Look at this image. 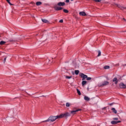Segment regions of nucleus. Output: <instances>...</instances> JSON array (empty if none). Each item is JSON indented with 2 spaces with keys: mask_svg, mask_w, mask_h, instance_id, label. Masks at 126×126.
Instances as JSON below:
<instances>
[{
  "mask_svg": "<svg viewBox=\"0 0 126 126\" xmlns=\"http://www.w3.org/2000/svg\"><path fill=\"white\" fill-rule=\"evenodd\" d=\"M57 119H60L59 115L56 116H51L47 120L43 121V123L45 122H55V121H56V120H57Z\"/></svg>",
  "mask_w": 126,
  "mask_h": 126,
  "instance_id": "nucleus-1",
  "label": "nucleus"
},
{
  "mask_svg": "<svg viewBox=\"0 0 126 126\" xmlns=\"http://www.w3.org/2000/svg\"><path fill=\"white\" fill-rule=\"evenodd\" d=\"M70 113L66 112L63 114H62L59 115L60 119H62V118H67V117H70Z\"/></svg>",
  "mask_w": 126,
  "mask_h": 126,
  "instance_id": "nucleus-2",
  "label": "nucleus"
},
{
  "mask_svg": "<svg viewBox=\"0 0 126 126\" xmlns=\"http://www.w3.org/2000/svg\"><path fill=\"white\" fill-rule=\"evenodd\" d=\"M106 85H109V82L104 81L102 82V83H100L98 84V86L99 87H101L103 86H106Z\"/></svg>",
  "mask_w": 126,
  "mask_h": 126,
  "instance_id": "nucleus-3",
  "label": "nucleus"
},
{
  "mask_svg": "<svg viewBox=\"0 0 126 126\" xmlns=\"http://www.w3.org/2000/svg\"><path fill=\"white\" fill-rule=\"evenodd\" d=\"M80 76H81V77L83 78L82 80H85V79L87 78V75H86L83 73H80Z\"/></svg>",
  "mask_w": 126,
  "mask_h": 126,
  "instance_id": "nucleus-4",
  "label": "nucleus"
},
{
  "mask_svg": "<svg viewBox=\"0 0 126 126\" xmlns=\"http://www.w3.org/2000/svg\"><path fill=\"white\" fill-rule=\"evenodd\" d=\"M119 87L120 88L125 89L126 88V85L123 83H121L119 84Z\"/></svg>",
  "mask_w": 126,
  "mask_h": 126,
  "instance_id": "nucleus-5",
  "label": "nucleus"
},
{
  "mask_svg": "<svg viewBox=\"0 0 126 126\" xmlns=\"http://www.w3.org/2000/svg\"><path fill=\"white\" fill-rule=\"evenodd\" d=\"M65 5V3L64 2H59L57 3V5L58 6H64Z\"/></svg>",
  "mask_w": 126,
  "mask_h": 126,
  "instance_id": "nucleus-6",
  "label": "nucleus"
},
{
  "mask_svg": "<svg viewBox=\"0 0 126 126\" xmlns=\"http://www.w3.org/2000/svg\"><path fill=\"white\" fill-rule=\"evenodd\" d=\"M54 9H55V10H62V9H63V7H59L58 6V5H56L54 6Z\"/></svg>",
  "mask_w": 126,
  "mask_h": 126,
  "instance_id": "nucleus-7",
  "label": "nucleus"
},
{
  "mask_svg": "<svg viewBox=\"0 0 126 126\" xmlns=\"http://www.w3.org/2000/svg\"><path fill=\"white\" fill-rule=\"evenodd\" d=\"M120 123H121V121H113L111 122V123L112 125H117V124H119Z\"/></svg>",
  "mask_w": 126,
  "mask_h": 126,
  "instance_id": "nucleus-8",
  "label": "nucleus"
},
{
  "mask_svg": "<svg viewBox=\"0 0 126 126\" xmlns=\"http://www.w3.org/2000/svg\"><path fill=\"white\" fill-rule=\"evenodd\" d=\"M79 111H81V109H77L76 110H72L70 111L71 114H73V115L75 114V113H76V112H78Z\"/></svg>",
  "mask_w": 126,
  "mask_h": 126,
  "instance_id": "nucleus-9",
  "label": "nucleus"
},
{
  "mask_svg": "<svg viewBox=\"0 0 126 126\" xmlns=\"http://www.w3.org/2000/svg\"><path fill=\"white\" fill-rule=\"evenodd\" d=\"M116 5L117 6H118V7H119L121 9H126V7H125L120 4H116Z\"/></svg>",
  "mask_w": 126,
  "mask_h": 126,
  "instance_id": "nucleus-10",
  "label": "nucleus"
},
{
  "mask_svg": "<svg viewBox=\"0 0 126 126\" xmlns=\"http://www.w3.org/2000/svg\"><path fill=\"white\" fill-rule=\"evenodd\" d=\"M79 14L82 16H85L86 15V13H85V12H80Z\"/></svg>",
  "mask_w": 126,
  "mask_h": 126,
  "instance_id": "nucleus-11",
  "label": "nucleus"
},
{
  "mask_svg": "<svg viewBox=\"0 0 126 126\" xmlns=\"http://www.w3.org/2000/svg\"><path fill=\"white\" fill-rule=\"evenodd\" d=\"M84 100H85V101H90V98H89V97L85 95L84 96Z\"/></svg>",
  "mask_w": 126,
  "mask_h": 126,
  "instance_id": "nucleus-12",
  "label": "nucleus"
},
{
  "mask_svg": "<svg viewBox=\"0 0 126 126\" xmlns=\"http://www.w3.org/2000/svg\"><path fill=\"white\" fill-rule=\"evenodd\" d=\"M113 82H115V84H118V79H117V78H114L113 79Z\"/></svg>",
  "mask_w": 126,
  "mask_h": 126,
  "instance_id": "nucleus-13",
  "label": "nucleus"
},
{
  "mask_svg": "<svg viewBox=\"0 0 126 126\" xmlns=\"http://www.w3.org/2000/svg\"><path fill=\"white\" fill-rule=\"evenodd\" d=\"M112 111H113V113H114V114H117V110H116V109L115 108H112Z\"/></svg>",
  "mask_w": 126,
  "mask_h": 126,
  "instance_id": "nucleus-14",
  "label": "nucleus"
},
{
  "mask_svg": "<svg viewBox=\"0 0 126 126\" xmlns=\"http://www.w3.org/2000/svg\"><path fill=\"white\" fill-rule=\"evenodd\" d=\"M36 5H41L42 4V2L40 1H37L36 3Z\"/></svg>",
  "mask_w": 126,
  "mask_h": 126,
  "instance_id": "nucleus-15",
  "label": "nucleus"
},
{
  "mask_svg": "<svg viewBox=\"0 0 126 126\" xmlns=\"http://www.w3.org/2000/svg\"><path fill=\"white\" fill-rule=\"evenodd\" d=\"M86 83H87V82L86 81H83L82 82V84L83 86L85 85V84H86Z\"/></svg>",
  "mask_w": 126,
  "mask_h": 126,
  "instance_id": "nucleus-16",
  "label": "nucleus"
},
{
  "mask_svg": "<svg viewBox=\"0 0 126 126\" xmlns=\"http://www.w3.org/2000/svg\"><path fill=\"white\" fill-rule=\"evenodd\" d=\"M5 43H6L5 41H1L0 42V45H4V44H5Z\"/></svg>",
  "mask_w": 126,
  "mask_h": 126,
  "instance_id": "nucleus-17",
  "label": "nucleus"
},
{
  "mask_svg": "<svg viewBox=\"0 0 126 126\" xmlns=\"http://www.w3.org/2000/svg\"><path fill=\"white\" fill-rule=\"evenodd\" d=\"M79 73V70H75V74L77 75Z\"/></svg>",
  "mask_w": 126,
  "mask_h": 126,
  "instance_id": "nucleus-18",
  "label": "nucleus"
},
{
  "mask_svg": "<svg viewBox=\"0 0 126 126\" xmlns=\"http://www.w3.org/2000/svg\"><path fill=\"white\" fill-rule=\"evenodd\" d=\"M42 21L44 23H48V20L46 19H42Z\"/></svg>",
  "mask_w": 126,
  "mask_h": 126,
  "instance_id": "nucleus-19",
  "label": "nucleus"
},
{
  "mask_svg": "<svg viewBox=\"0 0 126 126\" xmlns=\"http://www.w3.org/2000/svg\"><path fill=\"white\" fill-rule=\"evenodd\" d=\"M77 92L78 95H81V93H80V91H79V90H78V89H77Z\"/></svg>",
  "mask_w": 126,
  "mask_h": 126,
  "instance_id": "nucleus-20",
  "label": "nucleus"
},
{
  "mask_svg": "<svg viewBox=\"0 0 126 126\" xmlns=\"http://www.w3.org/2000/svg\"><path fill=\"white\" fill-rule=\"evenodd\" d=\"M72 77V76H65V78H66L67 79H70V78H71Z\"/></svg>",
  "mask_w": 126,
  "mask_h": 126,
  "instance_id": "nucleus-21",
  "label": "nucleus"
},
{
  "mask_svg": "<svg viewBox=\"0 0 126 126\" xmlns=\"http://www.w3.org/2000/svg\"><path fill=\"white\" fill-rule=\"evenodd\" d=\"M6 0L9 4L10 5H12V4L10 3V0Z\"/></svg>",
  "mask_w": 126,
  "mask_h": 126,
  "instance_id": "nucleus-22",
  "label": "nucleus"
},
{
  "mask_svg": "<svg viewBox=\"0 0 126 126\" xmlns=\"http://www.w3.org/2000/svg\"><path fill=\"white\" fill-rule=\"evenodd\" d=\"M104 69H109V68H110V66H106L105 67H104Z\"/></svg>",
  "mask_w": 126,
  "mask_h": 126,
  "instance_id": "nucleus-23",
  "label": "nucleus"
},
{
  "mask_svg": "<svg viewBox=\"0 0 126 126\" xmlns=\"http://www.w3.org/2000/svg\"><path fill=\"white\" fill-rule=\"evenodd\" d=\"M63 11H64V12H65V13H68V10H67L66 9H63Z\"/></svg>",
  "mask_w": 126,
  "mask_h": 126,
  "instance_id": "nucleus-24",
  "label": "nucleus"
},
{
  "mask_svg": "<svg viewBox=\"0 0 126 126\" xmlns=\"http://www.w3.org/2000/svg\"><path fill=\"white\" fill-rule=\"evenodd\" d=\"M98 54L97 55V57H100L101 56V51H98Z\"/></svg>",
  "mask_w": 126,
  "mask_h": 126,
  "instance_id": "nucleus-25",
  "label": "nucleus"
},
{
  "mask_svg": "<svg viewBox=\"0 0 126 126\" xmlns=\"http://www.w3.org/2000/svg\"><path fill=\"white\" fill-rule=\"evenodd\" d=\"M69 106H70V104L68 102H67L66 103V107H69Z\"/></svg>",
  "mask_w": 126,
  "mask_h": 126,
  "instance_id": "nucleus-26",
  "label": "nucleus"
},
{
  "mask_svg": "<svg viewBox=\"0 0 126 126\" xmlns=\"http://www.w3.org/2000/svg\"><path fill=\"white\" fill-rule=\"evenodd\" d=\"M95 2H100L101 0H94Z\"/></svg>",
  "mask_w": 126,
  "mask_h": 126,
  "instance_id": "nucleus-27",
  "label": "nucleus"
},
{
  "mask_svg": "<svg viewBox=\"0 0 126 126\" xmlns=\"http://www.w3.org/2000/svg\"><path fill=\"white\" fill-rule=\"evenodd\" d=\"M113 120H114V121H118L119 120V118H114L113 119Z\"/></svg>",
  "mask_w": 126,
  "mask_h": 126,
  "instance_id": "nucleus-28",
  "label": "nucleus"
},
{
  "mask_svg": "<svg viewBox=\"0 0 126 126\" xmlns=\"http://www.w3.org/2000/svg\"><path fill=\"white\" fill-rule=\"evenodd\" d=\"M91 79H92V78L91 77H87V80H91Z\"/></svg>",
  "mask_w": 126,
  "mask_h": 126,
  "instance_id": "nucleus-29",
  "label": "nucleus"
},
{
  "mask_svg": "<svg viewBox=\"0 0 126 126\" xmlns=\"http://www.w3.org/2000/svg\"><path fill=\"white\" fill-rule=\"evenodd\" d=\"M59 22H60V23H63V20H61Z\"/></svg>",
  "mask_w": 126,
  "mask_h": 126,
  "instance_id": "nucleus-30",
  "label": "nucleus"
},
{
  "mask_svg": "<svg viewBox=\"0 0 126 126\" xmlns=\"http://www.w3.org/2000/svg\"><path fill=\"white\" fill-rule=\"evenodd\" d=\"M65 2H69V0H65Z\"/></svg>",
  "mask_w": 126,
  "mask_h": 126,
  "instance_id": "nucleus-31",
  "label": "nucleus"
},
{
  "mask_svg": "<svg viewBox=\"0 0 126 126\" xmlns=\"http://www.w3.org/2000/svg\"><path fill=\"white\" fill-rule=\"evenodd\" d=\"M5 61H6V58H5L4 59V63H5Z\"/></svg>",
  "mask_w": 126,
  "mask_h": 126,
  "instance_id": "nucleus-32",
  "label": "nucleus"
},
{
  "mask_svg": "<svg viewBox=\"0 0 126 126\" xmlns=\"http://www.w3.org/2000/svg\"><path fill=\"white\" fill-rule=\"evenodd\" d=\"M109 105H110V106H112V105H113V103H109Z\"/></svg>",
  "mask_w": 126,
  "mask_h": 126,
  "instance_id": "nucleus-33",
  "label": "nucleus"
},
{
  "mask_svg": "<svg viewBox=\"0 0 126 126\" xmlns=\"http://www.w3.org/2000/svg\"><path fill=\"white\" fill-rule=\"evenodd\" d=\"M123 20H124L125 21H126V19H125V18H123Z\"/></svg>",
  "mask_w": 126,
  "mask_h": 126,
  "instance_id": "nucleus-34",
  "label": "nucleus"
},
{
  "mask_svg": "<svg viewBox=\"0 0 126 126\" xmlns=\"http://www.w3.org/2000/svg\"><path fill=\"white\" fill-rule=\"evenodd\" d=\"M88 90H89V88H88Z\"/></svg>",
  "mask_w": 126,
  "mask_h": 126,
  "instance_id": "nucleus-35",
  "label": "nucleus"
},
{
  "mask_svg": "<svg viewBox=\"0 0 126 126\" xmlns=\"http://www.w3.org/2000/svg\"><path fill=\"white\" fill-rule=\"evenodd\" d=\"M71 1L73 0H71Z\"/></svg>",
  "mask_w": 126,
  "mask_h": 126,
  "instance_id": "nucleus-36",
  "label": "nucleus"
}]
</instances>
